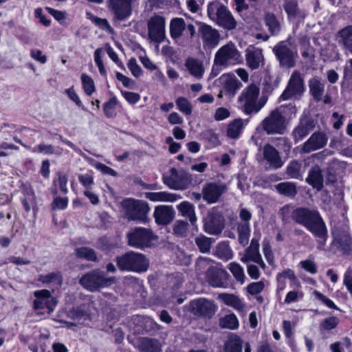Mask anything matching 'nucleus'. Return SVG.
<instances>
[{
    "instance_id": "5",
    "label": "nucleus",
    "mask_w": 352,
    "mask_h": 352,
    "mask_svg": "<svg viewBox=\"0 0 352 352\" xmlns=\"http://www.w3.org/2000/svg\"><path fill=\"white\" fill-rule=\"evenodd\" d=\"M283 107L276 108L262 120L261 129L267 135H283L287 129V122L283 115Z\"/></svg>"
},
{
    "instance_id": "23",
    "label": "nucleus",
    "mask_w": 352,
    "mask_h": 352,
    "mask_svg": "<svg viewBox=\"0 0 352 352\" xmlns=\"http://www.w3.org/2000/svg\"><path fill=\"white\" fill-rule=\"evenodd\" d=\"M199 25V33L201 35L204 46L214 47L219 42L220 35L218 31L212 26L202 22H196Z\"/></svg>"
},
{
    "instance_id": "42",
    "label": "nucleus",
    "mask_w": 352,
    "mask_h": 352,
    "mask_svg": "<svg viewBox=\"0 0 352 352\" xmlns=\"http://www.w3.org/2000/svg\"><path fill=\"white\" fill-rule=\"evenodd\" d=\"M75 255L77 258L88 261H98V256L95 250L91 248L82 246L75 249Z\"/></svg>"
},
{
    "instance_id": "46",
    "label": "nucleus",
    "mask_w": 352,
    "mask_h": 352,
    "mask_svg": "<svg viewBox=\"0 0 352 352\" xmlns=\"http://www.w3.org/2000/svg\"><path fill=\"white\" fill-rule=\"evenodd\" d=\"M286 173L292 179H302L301 163L296 160L290 162L287 166Z\"/></svg>"
},
{
    "instance_id": "35",
    "label": "nucleus",
    "mask_w": 352,
    "mask_h": 352,
    "mask_svg": "<svg viewBox=\"0 0 352 352\" xmlns=\"http://www.w3.org/2000/svg\"><path fill=\"white\" fill-rule=\"evenodd\" d=\"M336 38L340 45L352 53V25L340 30L338 32Z\"/></svg>"
},
{
    "instance_id": "64",
    "label": "nucleus",
    "mask_w": 352,
    "mask_h": 352,
    "mask_svg": "<svg viewBox=\"0 0 352 352\" xmlns=\"http://www.w3.org/2000/svg\"><path fill=\"white\" fill-rule=\"evenodd\" d=\"M212 260L208 258L199 257L196 262V270L199 272H202L207 268V270L211 267L210 265L212 263Z\"/></svg>"
},
{
    "instance_id": "31",
    "label": "nucleus",
    "mask_w": 352,
    "mask_h": 352,
    "mask_svg": "<svg viewBox=\"0 0 352 352\" xmlns=\"http://www.w3.org/2000/svg\"><path fill=\"white\" fill-rule=\"evenodd\" d=\"M137 346L142 352H160L162 345L159 340L149 338H141L137 341Z\"/></svg>"
},
{
    "instance_id": "54",
    "label": "nucleus",
    "mask_w": 352,
    "mask_h": 352,
    "mask_svg": "<svg viewBox=\"0 0 352 352\" xmlns=\"http://www.w3.org/2000/svg\"><path fill=\"white\" fill-rule=\"evenodd\" d=\"M81 80L85 92L91 96L95 91V85L93 79L85 74L81 75Z\"/></svg>"
},
{
    "instance_id": "39",
    "label": "nucleus",
    "mask_w": 352,
    "mask_h": 352,
    "mask_svg": "<svg viewBox=\"0 0 352 352\" xmlns=\"http://www.w3.org/2000/svg\"><path fill=\"white\" fill-rule=\"evenodd\" d=\"M186 29V23L182 18H174L170 23V34L173 39L181 37Z\"/></svg>"
},
{
    "instance_id": "50",
    "label": "nucleus",
    "mask_w": 352,
    "mask_h": 352,
    "mask_svg": "<svg viewBox=\"0 0 352 352\" xmlns=\"http://www.w3.org/2000/svg\"><path fill=\"white\" fill-rule=\"evenodd\" d=\"M228 269L238 282H240L241 284L244 283L245 275L243 268L239 263L232 262L229 263Z\"/></svg>"
},
{
    "instance_id": "27",
    "label": "nucleus",
    "mask_w": 352,
    "mask_h": 352,
    "mask_svg": "<svg viewBox=\"0 0 352 352\" xmlns=\"http://www.w3.org/2000/svg\"><path fill=\"white\" fill-rule=\"evenodd\" d=\"M264 159L274 168H278L283 166V162L278 151L272 145L267 144L263 147Z\"/></svg>"
},
{
    "instance_id": "19",
    "label": "nucleus",
    "mask_w": 352,
    "mask_h": 352,
    "mask_svg": "<svg viewBox=\"0 0 352 352\" xmlns=\"http://www.w3.org/2000/svg\"><path fill=\"white\" fill-rule=\"evenodd\" d=\"M230 275L223 269L217 267H210L206 274V280L214 287L226 288L229 285Z\"/></svg>"
},
{
    "instance_id": "13",
    "label": "nucleus",
    "mask_w": 352,
    "mask_h": 352,
    "mask_svg": "<svg viewBox=\"0 0 352 352\" xmlns=\"http://www.w3.org/2000/svg\"><path fill=\"white\" fill-rule=\"evenodd\" d=\"M126 239L129 246L143 249L151 245L154 235L150 229L136 227L127 232Z\"/></svg>"
},
{
    "instance_id": "20",
    "label": "nucleus",
    "mask_w": 352,
    "mask_h": 352,
    "mask_svg": "<svg viewBox=\"0 0 352 352\" xmlns=\"http://www.w3.org/2000/svg\"><path fill=\"white\" fill-rule=\"evenodd\" d=\"M328 142V137L324 132L317 131L311 134L308 140L300 148L301 154L311 152L324 148Z\"/></svg>"
},
{
    "instance_id": "17",
    "label": "nucleus",
    "mask_w": 352,
    "mask_h": 352,
    "mask_svg": "<svg viewBox=\"0 0 352 352\" xmlns=\"http://www.w3.org/2000/svg\"><path fill=\"white\" fill-rule=\"evenodd\" d=\"M224 228V219L219 212L212 209L204 220V231L212 235L219 234Z\"/></svg>"
},
{
    "instance_id": "6",
    "label": "nucleus",
    "mask_w": 352,
    "mask_h": 352,
    "mask_svg": "<svg viewBox=\"0 0 352 352\" xmlns=\"http://www.w3.org/2000/svg\"><path fill=\"white\" fill-rule=\"evenodd\" d=\"M115 282V277H107L104 272L98 269L85 274L79 280V283L89 292H96L100 288L109 287Z\"/></svg>"
},
{
    "instance_id": "60",
    "label": "nucleus",
    "mask_w": 352,
    "mask_h": 352,
    "mask_svg": "<svg viewBox=\"0 0 352 352\" xmlns=\"http://www.w3.org/2000/svg\"><path fill=\"white\" fill-rule=\"evenodd\" d=\"M34 153H40L44 154H54L55 152L54 148L51 144H45L44 143L40 144L32 149Z\"/></svg>"
},
{
    "instance_id": "2",
    "label": "nucleus",
    "mask_w": 352,
    "mask_h": 352,
    "mask_svg": "<svg viewBox=\"0 0 352 352\" xmlns=\"http://www.w3.org/2000/svg\"><path fill=\"white\" fill-rule=\"evenodd\" d=\"M260 88L258 85L252 83L244 89L238 98L244 113L250 115L258 113L265 104L267 99L264 97L258 100Z\"/></svg>"
},
{
    "instance_id": "15",
    "label": "nucleus",
    "mask_w": 352,
    "mask_h": 352,
    "mask_svg": "<svg viewBox=\"0 0 352 352\" xmlns=\"http://www.w3.org/2000/svg\"><path fill=\"white\" fill-rule=\"evenodd\" d=\"M163 182L174 190L186 189L189 183L188 173L182 169L177 170L175 168H171L168 173L163 175Z\"/></svg>"
},
{
    "instance_id": "21",
    "label": "nucleus",
    "mask_w": 352,
    "mask_h": 352,
    "mask_svg": "<svg viewBox=\"0 0 352 352\" xmlns=\"http://www.w3.org/2000/svg\"><path fill=\"white\" fill-rule=\"evenodd\" d=\"M226 184L221 182H211L206 184L202 190V197L208 204L218 201L220 197L227 190Z\"/></svg>"
},
{
    "instance_id": "51",
    "label": "nucleus",
    "mask_w": 352,
    "mask_h": 352,
    "mask_svg": "<svg viewBox=\"0 0 352 352\" xmlns=\"http://www.w3.org/2000/svg\"><path fill=\"white\" fill-rule=\"evenodd\" d=\"M178 109L185 115L189 116L192 111V105L190 102L184 97H179L175 100Z\"/></svg>"
},
{
    "instance_id": "37",
    "label": "nucleus",
    "mask_w": 352,
    "mask_h": 352,
    "mask_svg": "<svg viewBox=\"0 0 352 352\" xmlns=\"http://www.w3.org/2000/svg\"><path fill=\"white\" fill-rule=\"evenodd\" d=\"M238 241L242 246H246L250 241V223H238L236 226Z\"/></svg>"
},
{
    "instance_id": "52",
    "label": "nucleus",
    "mask_w": 352,
    "mask_h": 352,
    "mask_svg": "<svg viewBox=\"0 0 352 352\" xmlns=\"http://www.w3.org/2000/svg\"><path fill=\"white\" fill-rule=\"evenodd\" d=\"M118 104L117 99L113 97L103 104V111L106 117L113 118L116 116V108Z\"/></svg>"
},
{
    "instance_id": "3",
    "label": "nucleus",
    "mask_w": 352,
    "mask_h": 352,
    "mask_svg": "<svg viewBox=\"0 0 352 352\" xmlns=\"http://www.w3.org/2000/svg\"><path fill=\"white\" fill-rule=\"evenodd\" d=\"M117 266L121 271L142 273L149 267V261L141 253L129 251L116 258Z\"/></svg>"
},
{
    "instance_id": "55",
    "label": "nucleus",
    "mask_w": 352,
    "mask_h": 352,
    "mask_svg": "<svg viewBox=\"0 0 352 352\" xmlns=\"http://www.w3.org/2000/svg\"><path fill=\"white\" fill-rule=\"evenodd\" d=\"M23 205L27 212L30 211L31 208L35 209L36 206V197L32 190L27 192L25 197L23 200Z\"/></svg>"
},
{
    "instance_id": "11",
    "label": "nucleus",
    "mask_w": 352,
    "mask_h": 352,
    "mask_svg": "<svg viewBox=\"0 0 352 352\" xmlns=\"http://www.w3.org/2000/svg\"><path fill=\"white\" fill-rule=\"evenodd\" d=\"M333 241L330 249L334 252H341L343 254L352 252V241L346 226H336L332 230Z\"/></svg>"
},
{
    "instance_id": "28",
    "label": "nucleus",
    "mask_w": 352,
    "mask_h": 352,
    "mask_svg": "<svg viewBox=\"0 0 352 352\" xmlns=\"http://www.w3.org/2000/svg\"><path fill=\"white\" fill-rule=\"evenodd\" d=\"M306 182L311 185L314 188L320 190L323 187L324 177L322 171L318 165L312 166L309 171Z\"/></svg>"
},
{
    "instance_id": "36",
    "label": "nucleus",
    "mask_w": 352,
    "mask_h": 352,
    "mask_svg": "<svg viewBox=\"0 0 352 352\" xmlns=\"http://www.w3.org/2000/svg\"><path fill=\"white\" fill-rule=\"evenodd\" d=\"M177 208L182 216L188 218L192 226L196 225L197 218L195 214V206L191 203L183 201L177 205Z\"/></svg>"
},
{
    "instance_id": "16",
    "label": "nucleus",
    "mask_w": 352,
    "mask_h": 352,
    "mask_svg": "<svg viewBox=\"0 0 352 352\" xmlns=\"http://www.w3.org/2000/svg\"><path fill=\"white\" fill-rule=\"evenodd\" d=\"M148 38L157 43L165 39L166 21L163 16L154 15L147 22Z\"/></svg>"
},
{
    "instance_id": "4",
    "label": "nucleus",
    "mask_w": 352,
    "mask_h": 352,
    "mask_svg": "<svg viewBox=\"0 0 352 352\" xmlns=\"http://www.w3.org/2000/svg\"><path fill=\"white\" fill-rule=\"evenodd\" d=\"M207 14L212 21L225 30H232L236 28L237 22L232 13L226 6L218 1L208 4Z\"/></svg>"
},
{
    "instance_id": "53",
    "label": "nucleus",
    "mask_w": 352,
    "mask_h": 352,
    "mask_svg": "<svg viewBox=\"0 0 352 352\" xmlns=\"http://www.w3.org/2000/svg\"><path fill=\"white\" fill-rule=\"evenodd\" d=\"M174 234L184 237L186 236L188 230V222L183 220H177L173 225Z\"/></svg>"
},
{
    "instance_id": "32",
    "label": "nucleus",
    "mask_w": 352,
    "mask_h": 352,
    "mask_svg": "<svg viewBox=\"0 0 352 352\" xmlns=\"http://www.w3.org/2000/svg\"><path fill=\"white\" fill-rule=\"evenodd\" d=\"M145 197L152 201L174 202L182 199L179 195L165 191L145 192Z\"/></svg>"
},
{
    "instance_id": "30",
    "label": "nucleus",
    "mask_w": 352,
    "mask_h": 352,
    "mask_svg": "<svg viewBox=\"0 0 352 352\" xmlns=\"http://www.w3.org/2000/svg\"><path fill=\"white\" fill-rule=\"evenodd\" d=\"M309 91L315 100H322L324 92V82L319 77L314 76L308 82Z\"/></svg>"
},
{
    "instance_id": "8",
    "label": "nucleus",
    "mask_w": 352,
    "mask_h": 352,
    "mask_svg": "<svg viewBox=\"0 0 352 352\" xmlns=\"http://www.w3.org/2000/svg\"><path fill=\"white\" fill-rule=\"evenodd\" d=\"M123 214L129 221L143 222L146 219L149 206L147 203L140 200L126 199L121 203Z\"/></svg>"
},
{
    "instance_id": "45",
    "label": "nucleus",
    "mask_w": 352,
    "mask_h": 352,
    "mask_svg": "<svg viewBox=\"0 0 352 352\" xmlns=\"http://www.w3.org/2000/svg\"><path fill=\"white\" fill-rule=\"evenodd\" d=\"M265 21L272 34L275 35L278 34L280 30V24L274 14L267 13L265 15Z\"/></svg>"
},
{
    "instance_id": "59",
    "label": "nucleus",
    "mask_w": 352,
    "mask_h": 352,
    "mask_svg": "<svg viewBox=\"0 0 352 352\" xmlns=\"http://www.w3.org/2000/svg\"><path fill=\"white\" fill-rule=\"evenodd\" d=\"M299 265L311 274H315L318 272L316 264L310 259H306L300 261Z\"/></svg>"
},
{
    "instance_id": "7",
    "label": "nucleus",
    "mask_w": 352,
    "mask_h": 352,
    "mask_svg": "<svg viewBox=\"0 0 352 352\" xmlns=\"http://www.w3.org/2000/svg\"><path fill=\"white\" fill-rule=\"evenodd\" d=\"M273 52L280 67L289 69L295 67L298 53L295 47H292L290 38L276 44Z\"/></svg>"
},
{
    "instance_id": "61",
    "label": "nucleus",
    "mask_w": 352,
    "mask_h": 352,
    "mask_svg": "<svg viewBox=\"0 0 352 352\" xmlns=\"http://www.w3.org/2000/svg\"><path fill=\"white\" fill-rule=\"evenodd\" d=\"M263 252L269 264L272 265L274 261V256L272 251L270 244L268 241H263Z\"/></svg>"
},
{
    "instance_id": "63",
    "label": "nucleus",
    "mask_w": 352,
    "mask_h": 352,
    "mask_svg": "<svg viewBox=\"0 0 352 352\" xmlns=\"http://www.w3.org/2000/svg\"><path fill=\"white\" fill-rule=\"evenodd\" d=\"M293 210L291 205H285L280 209L278 214L283 222H288L289 216L292 217Z\"/></svg>"
},
{
    "instance_id": "57",
    "label": "nucleus",
    "mask_w": 352,
    "mask_h": 352,
    "mask_svg": "<svg viewBox=\"0 0 352 352\" xmlns=\"http://www.w3.org/2000/svg\"><path fill=\"white\" fill-rule=\"evenodd\" d=\"M338 323L339 319L336 316H331L322 320L320 326L323 329L329 331L336 328Z\"/></svg>"
},
{
    "instance_id": "12",
    "label": "nucleus",
    "mask_w": 352,
    "mask_h": 352,
    "mask_svg": "<svg viewBox=\"0 0 352 352\" xmlns=\"http://www.w3.org/2000/svg\"><path fill=\"white\" fill-rule=\"evenodd\" d=\"M304 79L300 71L292 72L287 85L280 96V100L299 99L305 92Z\"/></svg>"
},
{
    "instance_id": "25",
    "label": "nucleus",
    "mask_w": 352,
    "mask_h": 352,
    "mask_svg": "<svg viewBox=\"0 0 352 352\" xmlns=\"http://www.w3.org/2000/svg\"><path fill=\"white\" fill-rule=\"evenodd\" d=\"M175 211L172 206H159L155 208L154 217L158 224L166 225L174 218Z\"/></svg>"
},
{
    "instance_id": "10",
    "label": "nucleus",
    "mask_w": 352,
    "mask_h": 352,
    "mask_svg": "<svg viewBox=\"0 0 352 352\" xmlns=\"http://www.w3.org/2000/svg\"><path fill=\"white\" fill-rule=\"evenodd\" d=\"M133 0H106V6L114 23L128 19L133 13Z\"/></svg>"
},
{
    "instance_id": "1",
    "label": "nucleus",
    "mask_w": 352,
    "mask_h": 352,
    "mask_svg": "<svg viewBox=\"0 0 352 352\" xmlns=\"http://www.w3.org/2000/svg\"><path fill=\"white\" fill-rule=\"evenodd\" d=\"M292 219L304 226L310 233L319 239V243L324 246L328 238L327 228L319 211L308 207L294 208Z\"/></svg>"
},
{
    "instance_id": "26",
    "label": "nucleus",
    "mask_w": 352,
    "mask_h": 352,
    "mask_svg": "<svg viewBox=\"0 0 352 352\" xmlns=\"http://www.w3.org/2000/svg\"><path fill=\"white\" fill-rule=\"evenodd\" d=\"M283 8L289 20L304 18L306 15L305 12L300 8L298 0H283Z\"/></svg>"
},
{
    "instance_id": "14",
    "label": "nucleus",
    "mask_w": 352,
    "mask_h": 352,
    "mask_svg": "<svg viewBox=\"0 0 352 352\" xmlns=\"http://www.w3.org/2000/svg\"><path fill=\"white\" fill-rule=\"evenodd\" d=\"M254 237L252 238L250 242V246H248L244 251V253L241 254V261L243 263H249L253 262L259 265L263 269H266V265L261 256L259 252V240L261 238V232L258 231L256 233L254 232Z\"/></svg>"
},
{
    "instance_id": "47",
    "label": "nucleus",
    "mask_w": 352,
    "mask_h": 352,
    "mask_svg": "<svg viewBox=\"0 0 352 352\" xmlns=\"http://www.w3.org/2000/svg\"><path fill=\"white\" fill-rule=\"evenodd\" d=\"M226 352H241L242 340L237 336L230 337L225 343Z\"/></svg>"
},
{
    "instance_id": "48",
    "label": "nucleus",
    "mask_w": 352,
    "mask_h": 352,
    "mask_svg": "<svg viewBox=\"0 0 352 352\" xmlns=\"http://www.w3.org/2000/svg\"><path fill=\"white\" fill-rule=\"evenodd\" d=\"M219 326L221 328L236 329L239 327V321L234 314H228L219 320Z\"/></svg>"
},
{
    "instance_id": "33",
    "label": "nucleus",
    "mask_w": 352,
    "mask_h": 352,
    "mask_svg": "<svg viewBox=\"0 0 352 352\" xmlns=\"http://www.w3.org/2000/svg\"><path fill=\"white\" fill-rule=\"evenodd\" d=\"M245 58L248 67L252 69H256L263 60L262 50L254 47L248 48L246 50Z\"/></svg>"
},
{
    "instance_id": "38",
    "label": "nucleus",
    "mask_w": 352,
    "mask_h": 352,
    "mask_svg": "<svg viewBox=\"0 0 352 352\" xmlns=\"http://www.w3.org/2000/svg\"><path fill=\"white\" fill-rule=\"evenodd\" d=\"M218 298L226 305L231 306L237 310H243L245 307L239 298L234 294L221 293L219 294Z\"/></svg>"
},
{
    "instance_id": "18",
    "label": "nucleus",
    "mask_w": 352,
    "mask_h": 352,
    "mask_svg": "<svg viewBox=\"0 0 352 352\" xmlns=\"http://www.w3.org/2000/svg\"><path fill=\"white\" fill-rule=\"evenodd\" d=\"M191 312L196 316L210 318L214 315L217 306L206 298H199L190 302Z\"/></svg>"
},
{
    "instance_id": "34",
    "label": "nucleus",
    "mask_w": 352,
    "mask_h": 352,
    "mask_svg": "<svg viewBox=\"0 0 352 352\" xmlns=\"http://www.w3.org/2000/svg\"><path fill=\"white\" fill-rule=\"evenodd\" d=\"M185 66L190 75L197 79L203 78L205 69L203 63L196 58H188L185 63Z\"/></svg>"
},
{
    "instance_id": "29",
    "label": "nucleus",
    "mask_w": 352,
    "mask_h": 352,
    "mask_svg": "<svg viewBox=\"0 0 352 352\" xmlns=\"http://www.w3.org/2000/svg\"><path fill=\"white\" fill-rule=\"evenodd\" d=\"M221 80L223 91L230 96H234L236 91L242 86L241 82L235 76L230 74L223 75Z\"/></svg>"
},
{
    "instance_id": "44",
    "label": "nucleus",
    "mask_w": 352,
    "mask_h": 352,
    "mask_svg": "<svg viewBox=\"0 0 352 352\" xmlns=\"http://www.w3.org/2000/svg\"><path fill=\"white\" fill-rule=\"evenodd\" d=\"M214 240L203 234H199L195 239V243L201 253H208L211 249Z\"/></svg>"
},
{
    "instance_id": "22",
    "label": "nucleus",
    "mask_w": 352,
    "mask_h": 352,
    "mask_svg": "<svg viewBox=\"0 0 352 352\" xmlns=\"http://www.w3.org/2000/svg\"><path fill=\"white\" fill-rule=\"evenodd\" d=\"M34 295L36 297L33 305L34 309L38 310L46 308L48 314H51L54 311L56 302L52 296L51 292L49 290H38L34 292Z\"/></svg>"
},
{
    "instance_id": "49",
    "label": "nucleus",
    "mask_w": 352,
    "mask_h": 352,
    "mask_svg": "<svg viewBox=\"0 0 352 352\" xmlns=\"http://www.w3.org/2000/svg\"><path fill=\"white\" fill-rule=\"evenodd\" d=\"M243 129V121L241 119H236L228 125L227 135L231 138H236L240 134Z\"/></svg>"
},
{
    "instance_id": "41",
    "label": "nucleus",
    "mask_w": 352,
    "mask_h": 352,
    "mask_svg": "<svg viewBox=\"0 0 352 352\" xmlns=\"http://www.w3.org/2000/svg\"><path fill=\"white\" fill-rule=\"evenodd\" d=\"M38 280L43 284H52L56 288L60 287L63 282L60 272H51L47 274H41Z\"/></svg>"
},
{
    "instance_id": "58",
    "label": "nucleus",
    "mask_w": 352,
    "mask_h": 352,
    "mask_svg": "<svg viewBox=\"0 0 352 352\" xmlns=\"http://www.w3.org/2000/svg\"><path fill=\"white\" fill-rule=\"evenodd\" d=\"M303 293L299 291H290L289 292L285 298V302L287 304H290L292 302H298V300L302 299Z\"/></svg>"
},
{
    "instance_id": "9",
    "label": "nucleus",
    "mask_w": 352,
    "mask_h": 352,
    "mask_svg": "<svg viewBox=\"0 0 352 352\" xmlns=\"http://www.w3.org/2000/svg\"><path fill=\"white\" fill-rule=\"evenodd\" d=\"M241 61V53L232 43L220 47L216 52L214 59L215 65L223 67L239 64Z\"/></svg>"
},
{
    "instance_id": "56",
    "label": "nucleus",
    "mask_w": 352,
    "mask_h": 352,
    "mask_svg": "<svg viewBox=\"0 0 352 352\" xmlns=\"http://www.w3.org/2000/svg\"><path fill=\"white\" fill-rule=\"evenodd\" d=\"M265 288V283L263 281L260 280L258 282H253L249 284L246 290L248 293L251 295H256L260 294Z\"/></svg>"
},
{
    "instance_id": "43",
    "label": "nucleus",
    "mask_w": 352,
    "mask_h": 352,
    "mask_svg": "<svg viewBox=\"0 0 352 352\" xmlns=\"http://www.w3.org/2000/svg\"><path fill=\"white\" fill-rule=\"evenodd\" d=\"M276 190L282 195L293 197L297 194L296 186L294 183L285 182L275 186Z\"/></svg>"
},
{
    "instance_id": "40",
    "label": "nucleus",
    "mask_w": 352,
    "mask_h": 352,
    "mask_svg": "<svg viewBox=\"0 0 352 352\" xmlns=\"http://www.w3.org/2000/svg\"><path fill=\"white\" fill-rule=\"evenodd\" d=\"M214 255L218 258L228 261L233 256V253L228 242L223 241L217 245L214 250Z\"/></svg>"
},
{
    "instance_id": "24",
    "label": "nucleus",
    "mask_w": 352,
    "mask_h": 352,
    "mask_svg": "<svg viewBox=\"0 0 352 352\" xmlns=\"http://www.w3.org/2000/svg\"><path fill=\"white\" fill-rule=\"evenodd\" d=\"M314 127L315 124L312 120L309 118L300 119L298 124L292 131V136L295 142H298L307 136Z\"/></svg>"
},
{
    "instance_id": "62",
    "label": "nucleus",
    "mask_w": 352,
    "mask_h": 352,
    "mask_svg": "<svg viewBox=\"0 0 352 352\" xmlns=\"http://www.w3.org/2000/svg\"><path fill=\"white\" fill-rule=\"evenodd\" d=\"M128 67L135 77H139L142 74L141 67L138 65L135 58H131L128 62Z\"/></svg>"
}]
</instances>
